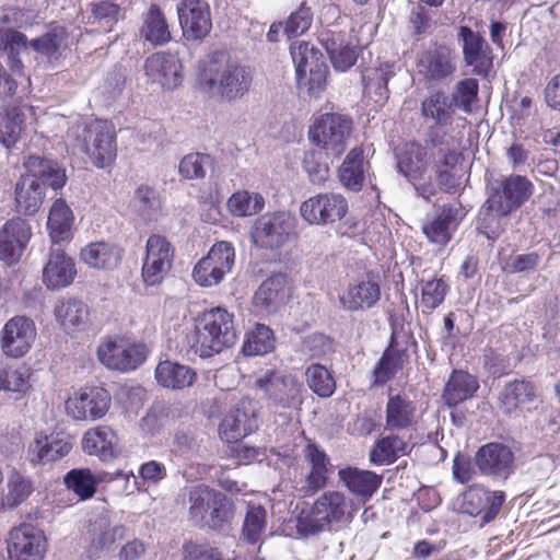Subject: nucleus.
<instances>
[{
    "label": "nucleus",
    "mask_w": 560,
    "mask_h": 560,
    "mask_svg": "<svg viewBox=\"0 0 560 560\" xmlns=\"http://www.w3.org/2000/svg\"><path fill=\"white\" fill-rule=\"evenodd\" d=\"M431 142L433 147L430 150L417 143H407L398 153L397 161L399 173L408 178L418 196L425 200H430L436 194L431 172L434 162L455 166L459 160V153L448 140L443 141L432 132Z\"/></svg>",
    "instance_id": "f257e3e1"
},
{
    "label": "nucleus",
    "mask_w": 560,
    "mask_h": 560,
    "mask_svg": "<svg viewBox=\"0 0 560 560\" xmlns=\"http://www.w3.org/2000/svg\"><path fill=\"white\" fill-rule=\"evenodd\" d=\"M26 175L15 185L16 210L25 215L36 213L45 198V187L61 188L67 180L65 170L56 161L31 155L24 162Z\"/></svg>",
    "instance_id": "f03ea898"
},
{
    "label": "nucleus",
    "mask_w": 560,
    "mask_h": 560,
    "mask_svg": "<svg viewBox=\"0 0 560 560\" xmlns=\"http://www.w3.org/2000/svg\"><path fill=\"white\" fill-rule=\"evenodd\" d=\"M532 183L521 175L495 179L489 184V197L479 214L480 228L489 238L499 234L493 223L521 207L532 195Z\"/></svg>",
    "instance_id": "7ed1b4c3"
},
{
    "label": "nucleus",
    "mask_w": 560,
    "mask_h": 560,
    "mask_svg": "<svg viewBox=\"0 0 560 560\" xmlns=\"http://www.w3.org/2000/svg\"><path fill=\"white\" fill-rule=\"evenodd\" d=\"M351 500L340 491H325L314 503L296 516V532L308 537L329 530L334 525L347 524L353 518Z\"/></svg>",
    "instance_id": "20e7f679"
},
{
    "label": "nucleus",
    "mask_w": 560,
    "mask_h": 560,
    "mask_svg": "<svg viewBox=\"0 0 560 560\" xmlns=\"http://www.w3.org/2000/svg\"><path fill=\"white\" fill-rule=\"evenodd\" d=\"M67 143L86 153L97 167L109 166L116 159L114 127L106 120H79L67 132Z\"/></svg>",
    "instance_id": "39448f33"
},
{
    "label": "nucleus",
    "mask_w": 560,
    "mask_h": 560,
    "mask_svg": "<svg viewBox=\"0 0 560 560\" xmlns=\"http://www.w3.org/2000/svg\"><path fill=\"white\" fill-rule=\"evenodd\" d=\"M249 69L215 54L203 63L199 75L200 86L212 95L232 101L242 97L252 84Z\"/></svg>",
    "instance_id": "423d86ee"
},
{
    "label": "nucleus",
    "mask_w": 560,
    "mask_h": 560,
    "mask_svg": "<svg viewBox=\"0 0 560 560\" xmlns=\"http://www.w3.org/2000/svg\"><path fill=\"white\" fill-rule=\"evenodd\" d=\"M236 341L234 315L222 307L202 314L188 339L190 348L200 358H210L231 348Z\"/></svg>",
    "instance_id": "0eeeda50"
},
{
    "label": "nucleus",
    "mask_w": 560,
    "mask_h": 560,
    "mask_svg": "<svg viewBox=\"0 0 560 560\" xmlns=\"http://www.w3.org/2000/svg\"><path fill=\"white\" fill-rule=\"evenodd\" d=\"M188 513L197 523H205L212 528H220L232 516L226 497L207 485L198 483L185 489Z\"/></svg>",
    "instance_id": "6e6552de"
},
{
    "label": "nucleus",
    "mask_w": 560,
    "mask_h": 560,
    "mask_svg": "<svg viewBox=\"0 0 560 560\" xmlns=\"http://www.w3.org/2000/svg\"><path fill=\"white\" fill-rule=\"evenodd\" d=\"M290 52L295 65L298 86L310 96L318 97L326 88L328 74L322 54L306 42L292 44Z\"/></svg>",
    "instance_id": "1a4fd4ad"
},
{
    "label": "nucleus",
    "mask_w": 560,
    "mask_h": 560,
    "mask_svg": "<svg viewBox=\"0 0 560 560\" xmlns=\"http://www.w3.org/2000/svg\"><path fill=\"white\" fill-rule=\"evenodd\" d=\"M100 362L109 370L129 373L144 363L148 348L144 343L125 337H109L97 347Z\"/></svg>",
    "instance_id": "9d476101"
},
{
    "label": "nucleus",
    "mask_w": 560,
    "mask_h": 560,
    "mask_svg": "<svg viewBox=\"0 0 560 560\" xmlns=\"http://www.w3.org/2000/svg\"><path fill=\"white\" fill-rule=\"evenodd\" d=\"M351 128L352 121L348 117L327 113L314 118L308 136L314 144L325 150L326 154L339 156L347 148Z\"/></svg>",
    "instance_id": "9b49d317"
},
{
    "label": "nucleus",
    "mask_w": 560,
    "mask_h": 560,
    "mask_svg": "<svg viewBox=\"0 0 560 560\" xmlns=\"http://www.w3.org/2000/svg\"><path fill=\"white\" fill-rule=\"evenodd\" d=\"M295 219L287 211L259 217L252 229L250 240L260 247L276 249L285 245L293 236Z\"/></svg>",
    "instance_id": "f8f14e48"
},
{
    "label": "nucleus",
    "mask_w": 560,
    "mask_h": 560,
    "mask_svg": "<svg viewBox=\"0 0 560 560\" xmlns=\"http://www.w3.org/2000/svg\"><path fill=\"white\" fill-rule=\"evenodd\" d=\"M349 210L348 200L338 192H319L300 206L301 218L310 225L325 226L334 224L346 217Z\"/></svg>",
    "instance_id": "ddd939ff"
},
{
    "label": "nucleus",
    "mask_w": 560,
    "mask_h": 560,
    "mask_svg": "<svg viewBox=\"0 0 560 560\" xmlns=\"http://www.w3.org/2000/svg\"><path fill=\"white\" fill-rule=\"evenodd\" d=\"M174 247L165 236L152 234L145 243L141 276L147 285H158L171 271Z\"/></svg>",
    "instance_id": "4468645a"
},
{
    "label": "nucleus",
    "mask_w": 560,
    "mask_h": 560,
    "mask_svg": "<svg viewBox=\"0 0 560 560\" xmlns=\"http://www.w3.org/2000/svg\"><path fill=\"white\" fill-rule=\"evenodd\" d=\"M255 386L276 406L293 408L302 404V384L294 376L268 370L257 377Z\"/></svg>",
    "instance_id": "2eb2a0df"
},
{
    "label": "nucleus",
    "mask_w": 560,
    "mask_h": 560,
    "mask_svg": "<svg viewBox=\"0 0 560 560\" xmlns=\"http://www.w3.org/2000/svg\"><path fill=\"white\" fill-rule=\"evenodd\" d=\"M110 394L103 387H85L66 400L67 415L77 421H96L109 410Z\"/></svg>",
    "instance_id": "dca6fc26"
},
{
    "label": "nucleus",
    "mask_w": 560,
    "mask_h": 560,
    "mask_svg": "<svg viewBox=\"0 0 560 560\" xmlns=\"http://www.w3.org/2000/svg\"><path fill=\"white\" fill-rule=\"evenodd\" d=\"M257 428V402L249 398H243L222 419L219 425V435L222 441L234 443Z\"/></svg>",
    "instance_id": "f3484780"
},
{
    "label": "nucleus",
    "mask_w": 560,
    "mask_h": 560,
    "mask_svg": "<svg viewBox=\"0 0 560 560\" xmlns=\"http://www.w3.org/2000/svg\"><path fill=\"white\" fill-rule=\"evenodd\" d=\"M475 462L482 475L497 481H505L516 468L512 448L495 442L481 446L476 453Z\"/></svg>",
    "instance_id": "a211bd4d"
},
{
    "label": "nucleus",
    "mask_w": 560,
    "mask_h": 560,
    "mask_svg": "<svg viewBox=\"0 0 560 560\" xmlns=\"http://www.w3.org/2000/svg\"><path fill=\"white\" fill-rule=\"evenodd\" d=\"M47 551V538L42 529L31 524L14 527L8 538L10 560H43Z\"/></svg>",
    "instance_id": "6ab92c4d"
},
{
    "label": "nucleus",
    "mask_w": 560,
    "mask_h": 560,
    "mask_svg": "<svg viewBox=\"0 0 560 560\" xmlns=\"http://www.w3.org/2000/svg\"><path fill=\"white\" fill-rule=\"evenodd\" d=\"M34 322L26 316L10 318L0 331V348L4 355L13 359L24 357L36 339Z\"/></svg>",
    "instance_id": "aec40b11"
},
{
    "label": "nucleus",
    "mask_w": 560,
    "mask_h": 560,
    "mask_svg": "<svg viewBox=\"0 0 560 560\" xmlns=\"http://www.w3.org/2000/svg\"><path fill=\"white\" fill-rule=\"evenodd\" d=\"M32 238L31 224L15 217L0 228V260L8 266L18 264Z\"/></svg>",
    "instance_id": "412c9836"
},
{
    "label": "nucleus",
    "mask_w": 560,
    "mask_h": 560,
    "mask_svg": "<svg viewBox=\"0 0 560 560\" xmlns=\"http://www.w3.org/2000/svg\"><path fill=\"white\" fill-rule=\"evenodd\" d=\"M182 69L179 58L171 52L153 54L144 62L147 81L163 90H174L182 83Z\"/></svg>",
    "instance_id": "4be33fe9"
},
{
    "label": "nucleus",
    "mask_w": 560,
    "mask_h": 560,
    "mask_svg": "<svg viewBox=\"0 0 560 560\" xmlns=\"http://www.w3.org/2000/svg\"><path fill=\"white\" fill-rule=\"evenodd\" d=\"M77 277L74 260L61 247L49 248L42 271V280L48 290L56 291L71 285Z\"/></svg>",
    "instance_id": "5701e85b"
},
{
    "label": "nucleus",
    "mask_w": 560,
    "mask_h": 560,
    "mask_svg": "<svg viewBox=\"0 0 560 560\" xmlns=\"http://www.w3.org/2000/svg\"><path fill=\"white\" fill-rule=\"evenodd\" d=\"M177 13L183 34L188 39H201L211 28L210 8L205 0H182Z\"/></svg>",
    "instance_id": "b1692460"
},
{
    "label": "nucleus",
    "mask_w": 560,
    "mask_h": 560,
    "mask_svg": "<svg viewBox=\"0 0 560 560\" xmlns=\"http://www.w3.org/2000/svg\"><path fill=\"white\" fill-rule=\"evenodd\" d=\"M290 296L289 278L283 273H276L260 284L254 295V305L260 313L270 315L277 313Z\"/></svg>",
    "instance_id": "393cba45"
},
{
    "label": "nucleus",
    "mask_w": 560,
    "mask_h": 560,
    "mask_svg": "<svg viewBox=\"0 0 560 560\" xmlns=\"http://www.w3.org/2000/svg\"><path fill=\"white\" fill-rule=\"evenodd\" d=\"M417 69L427 82H441L456 70V55L445 46H439L422 52Z\"/></svg>",
    "instance_id": "a878e982"
},
{
    "label": "nucleus",
    "mask_w": 560,
    "mask_h": 560,
    "mask_svg": "<svg viewBox=\"0 0 560 560\" xmlns=\"http://www.w3.org/2000/svg\"><path fill=\"white\" fill-rule=\"evenodd\" d=\"M380 299V283L370 277L354 279L339 296L342 308L349 312L370 310Z\"/></svg>",
    "instance_id": "bb28decb"
},
{
    "label": "nucleus",
    "mask_w": 560,
    "mask_h": 560,
    "mask_svg": "<svg viewBox=\"0 0 560 560\" xmlns=\"http://www.w3.org/2000/svg\"><path fill=\"white\" fill-rule=\"evenodd\" d=\"M84 453L96 456L101 462L108 463L119 455L118 436L108 425L89 429L82 438Z\"/></svg>",
    "instance_id": "cd10ccee"
},
{
    "label": "nucleus",
    "mask_w": 560,
    "mask_h": 560,
    "mask_svg": "<svg viewBox=\"0 0 560 560\" xmlns=\"http://www.w3.org/2000/svg\"><path fill=\"white\" fill-rule=\"evenodd\" d=\"M72 448L68 440L50 434H36L27 448V459L34 466L45 465L67 456Z\"/></svg>",
    "instance_id": "c85d7f7f"
},
{
    "label": "nucleus",
    "mask_w": 560,
    "mask_h": 560,
    "mask_svg": "<svg viewBox=\"0 0 560 560\" xmlns=\"http://www.w3.org/2000/svg\"><path fill=\"white\" fill-rule=\"evenodd\" d=\"M460 36L466 65L472 67L475 74L487 75L492 67V56L483 37L468 27L460 28Z\"/></svg>",
    "instance_id": "c756f323"
},
{
    "label": "nucleus",
    "mask_w": 560,
    "mask_h": 560,
    "mask_svg": "<svg viewBox=\"0 0 560 560\" xmlns=\"http://www.w3.org/2000/svg\"><path fill=\"white\" fill-rule=\"evenodd\" d=\"M385 429L400 431L411 428L418 418L417 405L406 395H390L386 404Z\"/></svg>",
    "instance_id": "7c9ffc66"
},
{
    "label": "nucleus",
    "mask_w": 560,
    "mask_h": 560,
    "mask_svg": "<svg viewBox=\"0 0 560 560\" xmlns=\"http://www.w3.org/2000/svg\"><path fill=\"white\" fill-rule=\"evenodd\" d=\"M456 215V209L451 206H443L434 215L423 222V234L431 243L446 245L458 225Z\"/></svg>",
    "instance_id": "2f4dec72"
},
{
    "label": "nucleus",
    "mask_w": 560,
    "mask_h": 560,
    "mask_svg": "<svg viewBox=\"0 0 560 560\" xmlns=\"http://www.w3.org/2000/svg\"><path fill=\"white\" fill-rule=\"evenodd\" d=\"M154 376L159 385L174 390L190 387L197 380V373L192 368L171 360L160 362Z\"/></svg>",
    "instance_id": "473e14b6"
},
{
    "label": "nucleus",
    "mask_w": 560,
    "mask_h": 560,
    "mask_svg": "<svg viewBox=\"0 0 560 560\" xmlns=\"http://www.w3.org/2000/svg\"><path fill=\"white\" fill-rule=\"evenodd\" d=\"M394 62H381L377 67L364 70L362 74L364 93L376 104H384L388 100L387 83L396 73Z\"/></svg>",
    "instance_id": "72a5a7b5"
},
{
    "label": "nucleus",
    "mask_w": 560,
    "mask_h": 560,
    "mask_svg": "<svg viewBox=\"0 0 560 560\" xmlns=\"http://www.w3.org/2000/svg\"><path fill=\"white\" fill-rule=\"evenodd\" d=\"M329 59L337 71H347L358 59V54L347 40L343 33L326 32L320 35Z\"/></svg>",
    "instance_id": "f704fd0d"
},
{
    "label": "nucleus",
    "mask_w": 560,
    "mask_h": 560,
    "mask_svg": "<svg viewBox=\"0 0 560 560\" xmlns=\"http://www.w3.org/2000/svg\"><path fill=\"white\" fill-rule=\"evenodd\" d=\"M129 209L142 222L156 221L162 212L161 195L154 187L140 185L130 199Z\"/></svg>",
    "instance_id": "c9c22d12"
},
{
    "label": "nucleus",
    "mask_w": 560,
    "mask_h": 560,
    "mask_svg": "<svg viewBox=\"0 0 560 560\" xmlns=\"http://www.w3.org/2000/svg\"><path fill=\"white\" fill-rule=\"evenodd\" d=\"M122 257V249L108 242H93L80 252V259L94 269H114Z\"/></svg>",
    "instance_id": "e433bc0d"
},
{
    "label": "nucleus",
    "mask_w": 560,
    "mask_h": 560,
    "mask_svg": "<svg viewBox=\"0 0 560 560\" xmlns=\"http://www.w3.org/2000/svg\"><path fill=\"white\" fill-rule=\"evenodd\" d=\"M338 475L348 490L364 502L374 494L382 483V476L353 467L340 469Z\"/></svg>",
    "instance_id": "4c0bfd02"
},
{
    "label": "nucleus",
    "mask_w": 560,
    "mask_h": 560,
    "mask_svg": "<svg viewBox=\"0 0 560 560\" xmlns=\"http://www.w3.org/2000/svg\"><path fill=\"white\" fill-rule=\"evenodd\" d=\"M537 397V386L527 380L508 383L500 393V407L505 413H513L533 402Z\"/></svg>",
    "instance_id": "58836bf2"
},
{
    "label": "nucleus",
    "mask_w": 560,
    "mask_h": 560,
    "mask_svg": "<svg viewBox=\"0 0 560 560\" xmlns=\"http://www.w3.org/2000/svg\"><path fill=\"white\" fill-rule=\"evenodd\" d=\"M303 454L306 463L310 465V471L306 476L307 490L312 492L318 491L327 485L332 466L324 450L315 444H307Z\"/></svg>",
    "instance_id": "ea45409f"
},
{
    "label": "nucleus",
    "mask_w": 560,
    "mask_h": 560,
    "mask_svg": "<svg viewBox=\"0 0 560 560\" xmlns=\"http://www.w3.org/2000/svg\"><path fill=\"white\" fill-rule=\"evenodd\" d=\"M247 511L242 527V535L249 544L258 542L266 530V497L254 495L246 501Z\"/></svg>",
    "instance_id": "a19ab883"
},
{
    "label": "nucleus",
    "mask_w": 560,
    "mask_h": 560,
    "mask_svg": "<svg viewBox=\"0 0 560 560\" xmlns=\"http://www.w3.org/2000/svg\"><path fill=\"white\" fill-rule=\"evenodd\" d=\"M366 163L363 150L353 148L343 160L338 171L340 184L348 190L359 191L365 179Z\"/></svg>",
    "instance_id": "79ce46f5"
},
{
    "label": "nucleus",
    "mask_w": 560,
    "mask_h": 560,
    "mask_svg": "<svg viewBox=\"0 0 560 560\" xmlns=\"http://www.w3.org/2000/svg\"><path fill=\"white\" fill-rule=\"evenodd\" d=\"M453 105L448 96L442 91L430 93L421 102V116L425 121H432L435 127H445L452 124Z\"/></svg>",
    "instance_id": "37998d69"
},
{
    "label": "nucleus",
    "mask_w": 560,
    "mask_h": 560,
    "mask_svg": "<svg viewBox=\"0 0 560 560\" xmlns=\"http://www.w3.org/2000/svg\"><path fill=\"white\" fill-rule=\"evenodd\" d=\"M72 224V210L65 200L57 199L49 210L47 220L49 237L54 245L70 240Z\"/></svg>",
    "instance_id": "c03bdc74"
},
{
    "label": "nucleus",
    "mask_w": 560,
    "mask_h": 560,
    "mask_svg": "<svg viewBox=\"0 0 560 560\" xmlns=\"http://www.w3.org/2000/svg\"><path fill=\"white\" fill-rule=\"evenodd\" d=\"M478 387L475 376L467 372L454 371L444 388L443 398L445 404L450 407L456 406L472 397Z\"/></svg>",
    "instance_id": "a18cd8bd"
},
{
    "label": "nucleus",
    "mask_w": 560,
    "mask_h": 560,
    "mask_svg": "<svg viewBox=\"0 0 560 560\" xmlns=\"http://www.w3.org/2000/svg\"><path fill=\"white\" fill-rule=\"evenodd\" d=\"M26 110L31 109L26 106H13L0 112V142L8 149L20 139Z\"/></svg>",
    "instance_id": "49530a36"
},
{
    "label": "nucleus",
    "mask_w": 560,
    "mask_h": 560,
    "mask_svg": "<svg viewBox=\"0 0 560 560\" xmlns=\"http://www.w3.org/2000/svg\"><path fill=\"white\" fill-rule=\"evenodd\" d=\"M32 371L25 364L0 362V392L25 394L31 388Z\"/></svg>",
    "instance_id": "de8ad7c7"
},
{
    "label": "nucleus",
    "mask_w": 560,
    "mask_h": 560,
    "mask_svg": "<svg viewBox=\"0 0 560 560\" xmlns=\"http://www.w3.org/2000/svg\"><path fill=\"white\" fill-rule=\"evenodd\" d=\"M55 316L65 330L85 325L89 316L88 306L75 299L59 300L55 305Z\"/></svg>",
    "instance_id": "09e8293b"
},
{
    "label": "nucleus",
    "mask_w": 560,
    "mask_h": 560,
    "mask_svg": "<svg viewBox=\"0 0 560 560\" xmlns=\"http://www.w3.org/2000/svg\"><path fill=\"white\" fill-rule=\"evenodd\" d=\"M140 34L152 45H164L171 40L168 24L156 5H151L144 15Z\"/></svg>",
    "instance_id": "8fccbe9b"
},
{
    "label": "nucleus",
    "mask_w": 560,
    "mask_h": 560,
    "mask_svg": "<svg viewBox=\"0 0 560 560\" xmlns=\"http://www.w3.org/2000/svg\"><path fill=\"white\" fill-rule=\"evenodd\" d=\"M408 443L398 435H387L380 439L371 451V460L374 464H389L408 453Z\"/></svg>",
    "instance_id": "3c124183"
},
{
    "label": "nucleus",
    "mask_w": 560,
    "mask_h": 560,
    "mask_svg": "<svg viewBox=\"0 0 560 560\" xmlns=\"http://www.w3.org/2000/svg\"><path fill=\"white\" fill-rule=\"evenodd\" d=\"M226 206L233 217H252L264 209L265 199L258 192L238 190L228 199Z\"/></svg>",
    "instance_id": "603ef678"
},
{
    "label": "nucleus",
    "mask_w": 560,
    "mask_h": 560,
    "mask_svg": "<svg viewBox=\"0 0 560 560\" xmlns=\"http://www.w3.org/2000/svg\"><path fill=\"white\" fill-rule=\"evenodd\" d=\"M450 285L443 278L421 281V298L419 305L422 313L430 314L445 300Z\"/></svg>",
    "instance_id": "864d4df0"
},
{
    "label": "nucleus",
    "mask_w": 560,
    "mask_h": 560,
    "mask_svg": "<svg viewBox=\"0 0 560 560\" xmlns=\"http://www.w3.org/2000/svg\"><path fill=\"white\" fill-rule=\"evenodd\" d=\"M213 164L214 160L210 154L189 153L180 160L178 172L185 179H203Z\"/></svg>",
    "instance_id": "5fc2aeb1"
},
{
    "label": "nucleus",
    "mask_w": 560,
    "mask_h": 560,
    "mask_svg": "<svg viewBox=\"0 0 560 560\" xmlns=\"http://www.w3.org/2000/svg\"><path fill=\"white\" fill-rule=\"evenodd\" d=\"M67 488L81 500L90 499L96 491V479L89 468L72 469L65 476Z\"/></svg>",
    "instance_id": "6e6d98bb"
},
{
    "label": "nucleus",
    "mask_w": 560,
    "mask_h": 560,
    "mask_svg": "<svg viewBox=\"0 0 560 560\" xmlns=\"http://www.w3.org/2000/svg\"><path fill=\"white\" fill-rule=\"evenodd\" d=\"M305 375L308 387L319 397L327 398L335 393V380L325 366L312 364Z\"/></svg>",
    "instance_id": "4d7b16f0"
},
{
    "label": "nucleus",
    "mask_w": 560,
    "mask_h": 560,
    "mask_svg": "<svg viewBox=\"0 0 560 560\" xmlns=\"http://www.w3.org/2000/svg\"><path fill=\"white\" fill-rule=\"evenodd\" d=\"M275 338L272 330L265 325H257L256 328L249 332L243 351L246 355H261L268 353L273 349Z\"/></svg>",
    "instance_id": "13d9d810"
},
{
    "label": "nucleus",
    "mask_w": 560,
    "mask_h": 560,
    "mask_svg": "<svg viewBox=\"0 0 560 560\" xmlns=\"http://www.w3.org/2000/svg\"><path fill=\"white\" fill-rule=\"evenodd\" d=\"M479 84L476 79L467 78L456 83L452 98V105H455L464 113L470 114L472 105L477 102Z\"/></svg>",
    "instance_id": "bf43d9fd"
},
{
    "label": "nucleus",
    "mask_w": 560,
    "mask_h": 560,
    "mask_svg": "<svg viewBox=\"0 0 560 560\" xmlns=\"http://www.w3.org/2000/svg\"><path fill=\"white\" fill-rule=\"evenodd\" d=\"M208 264L213 267L220 268L221 276L224 278L226 273L231 272L235 261V249L230 242L220 241L212 245L208 255L203 257Z\"/></svg>",
    "instance_id": "052dcab7"
},
{
    "label": "nucleus",
    "mask_w": 560,
    "mask_h": 560,
    "mask_svg": "<svg viewBox=\"0 0 560 560\" xmlns=\"http://www.w3.org/2000/svg\"><path fill=\"white\" fill-rule=\"evenodd\" d=\"M303 168L315 185H323L328 179L329 167L323 161L320 152L314 150L306 152L303 159Z\"/></svg>",
    "instance_id": "680f3d73"
},
{
    "label": "nucleus",
    "mask_w": 560,
    "mask_h": 560,
    "mask_svg": "<svg viewBox=\"0 0 560 560\" xmlns=\"http://www.w3.org/2000/svg\"><path fill=\"white\" fill-rule=\"evenodd\" d=\"M313 13L304 3L292 12L284 24V34L291 38L304 34L312 25Z\"/></svg>",
    "instance_id": "e2e57ef3"
},
{
    "label": "nucleus",
    "mask_w": 560,
    "mask_h": 560,
    "mask_svg": "<svg viewBox=\"0 0 560 560\" xmlns=\"http://www.w3.org/2000/svg\"><path fill=\"white\" fill-rule=\"evenodd\" d=\"M63 45H66V34L63 30L57 28L30 43L35 51L48 57L56 56Z\"/></svg>",
    "instance_id": "0e129e2a"
},
{
    "label": "nucleus",
    "mask_w": 560,
    "mask_h": 560,
    "mask_svg": "<svg viewBox=\"0 0 560 560\" xmlns=\"http://www.w3.org/2000/svg\"><path fill=\"white\" fill-rule=\"evenodd\" d=\"M125 535V527L121 525L109 526L106 522H101L93 528L92 542L98 549H108Z\"/></svg>",
    "instance_id": "69168bd1"
},
{
    "label": "nucleus",
    "mask_w": 560,
    "mask_h": 560,
    "mask_svg": "<svg viewBox=\"0 0 560 560\" xmlns=\"http://www.w3.org/2000/svg\"><path fill=\"white\" fill-rule=\"evenodd\" d=\"M401 366V357L396 352L386 350L374 369L375 382L386 383Z\"/></svg>",
    "instance_id": "338daca9"
},
{
    "label": "nucleus",
    "mask_w": 560,
    "mask_h": 560,
    "mask_svg": "<svg viewBox=\"0 0 560 560\" xmlns=\"http://www.w3.org/2000/svg\"><path fill=\"white\" fill-rule=\"evenodd\" d=\"M183 553L184 560H221V551L209 544L188 542Z\"/></svg>",
    "instance_id": "774afa93"
}]
</instances>
